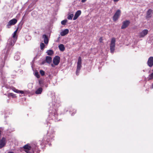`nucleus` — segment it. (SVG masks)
<instances>
[{
	"mask_svg": "<svg viewBox=\"0 0 153 153\" xmlns=\"http://www.w3.org/2000/svg\"><path fill=\"white\" fill-rule=\"evenodd\" d=\"M17 29L13 33V36L11 38L9 39L8 41L7 44L6 45L5 48L4 50L3 53L1 57L2 63L0 64V72L1 73V84H3L2 85L3 90L7 89L10 88V86L7 85L6 83L7 80L6 77L5 76L6 74L2 72L1 69L4 66V61L6 60L8 57V56L10 52V50L11 46H13L16 42L17 38L16 33Z\"/></svg>",
	"mask_w": 153,
	"mask_h": 153,
	"instance_id": "nucleus-1",
	"label": "nucleus"
},
{
	"mask_svg": "<svg viewBox=\"0 0 153 153\" xmlns=\"http://www.w3.org/2000/svg\"><path fill=\"white\" fill-rule=\"evenodd\" d=\"M52 107H51L49 111V119H51L55 121H58V114H57L56 110L57 108L60 105L59 101L58 100H54L53 102Z\"/></svg>",
	"mask_w": 153,
	"mask_h": 153,
	"instance_id": "nucleus-2",
	"label": "nucleus"
},
{
	"mask_svg": "<svg viewBox=\"0 0 153 153\" xmlns=\"http://www.w3.org/2000/svg\"><path fill=\"white\" fill-rule=\"evenodd\" d=\"M82 67V59L80 57H79L77 62V68L76 72V74L77 75H79Z\"/></svg>",
	"mask_w": 153,
	"mask_h": 153,
	"instance_id": "nucleus-3",
	"label": "nucleus"
},
{
	"mask_svg": "<svg viewBox=\"0 0 153 153\" xmlns=\"http://www.w3.org/2000/svg\"><path fill=\"white\" fill-rule=\"evenodd\" d=\"M115 39L114 38H113L111 39L110 46V50L111 53H113L114 51L115 46Z\"/></svg>",
	"mask_w": 153,
	"mask_h": 153,
	"instance_id": "nucleus-4",
	"label": "nucleus"
},
{
	"mask_svg": "<svg viewBox=\"0 0 153 153\" xmlns=\"http://www.w3.org/2000/svg\"><path fill=\"white\" fill-rule=\"evenodd\" d=\"M121 14V11L120 10H117L113 17L114 21H116L120 17Z\"/></svg>",
	"mask_w": 153,
	"mask_h": 153,
	"instance_id": "nucleus-5",
	"label": "nucleus"
},
{
	"mask_svg": "<svg viewBox=\"0 0 153 153\" xmlns=\"http://www.w3.org/2000/svg\"><path fill=\"white\" fill-rule=\"evenodd\" d=\"M17 22V20L15 19L11 20L7 25V27L8 28H10L11 26L14 25Z\"/></svg>",
	"mask_w": 153,
	"mask_h": 153,
	"instance_id": "nucleus-6",
	"label": "nucleus"
},
{
	"mask_svg": "<svg viewBox=\"0 0 153 153\" xmlns=\"http://www.w3.org/2000/svg\"><path fill=\"white\" fill-rule=\"evenodd\" d=\"M60 58L58 56H56L53 59V62L56 65H58L60 62Z\"/></svg>",
	"mask_w": 153,
	"mask_h": 153,
	"instance_id": "nucleus-7",
	"label": "nucleus"
},
{
	"mask_svg": "<svg viewBox=\"0 0 153 153\" xmlns=\"http://www.w3.org/2000/svg\"><path fill=\"white\" fill-rule=\"evenodd\" d=\"M148 30L147 29H144L140 32L139 33V36L140 37H143L148 33Z\"/></svg>",
	"mask_w": 153,
	"mask_h": 153,
	"instance_id": "nucleus-8",
	"label": "nucleus"
},
{
	"mask_svg": "<svg viewBox=\"0 0 153 153\" xmlns=\"http://www.w3.org/2000/svg\"><path fill=\"white\" fill-rule=\"evenodd\" d=\"M130 23V22L129 20H126L123 22L121 28L122 29H124L127 27Z\"/></svg>",
	"mask_w": 153,
	"mask_h": 153,
	"instance_id": "nucleus-9",
	"label": "nucleus"
},
{
	"mask_svg": "<svg viewBox=\"0 0 153 153\" xmlns=\"http://www.w3.org/2000/svg\"><path fill=\"white\" fill-rule=\"evenodd\" d=\"M6 144V139L4 137L2 138L0 141V149L3 147Z\"/></svg>",
	"mask_w": 153,
	"mask_h": 153,
	"instance_id": "nucleus-10",
	"label": "nucleus"
},
{
	"mask_svg": "<svg viewBox=\"0 0 153 153\" xmlns=\"http://www.w3.org/2000/svg\"><path fill=\"white\" fill-rule=\"evenodd\" d=\"M147 63L148 65L150 67L153 65V57H150L149 58Z\"/></svg>",
	"mask_w": 153,
	"mask_h": 153,
	"instance_id": "nucleus-11",
	"label": "nucleus"
},
{
	"mask_svg": "<svg viewBox=\"0 0 153 153\" xmlns=\"http://www.w3.org/2000/svg\"><path fill=\"white\" fill-rule=\"evenodd\" d=\"M81 10H79L77 11L74 16V17L73 18V20H76L78 17L81 15Z\"/></svg>",
	"mask_w": 153,
	"mask_h": 153,
	"instance_id": "nucleus-12",
	"label": "nucleus"
},
{
	"mask_svg": "<svg viewBox=\"0 0 153 153\" xmlns=\"http://www.w3.org/2000/svg\"><path fill=\"white\" fill-rule=\"evenodd\" d=\"M20 53L19 52H16L14 56V59L16 60H19L20 58Z\"/></svg>",
	"mask_w": 153,
	"mask_h": 153,
	"instance_id": "nucleus-13",
	"label": "nucleus"
},
{
	"mask_svg": "<svg viewBox=\"0 0 153 153\" xmlns=\"http://www.w3.org/2000/svg\"><path fill=\"white\" fill-rule=\"evenodd\" d=\"M69 30L68 29H65L60 33V35L62 36H64L67 34Z\"/></svg>",
	"mask_w": 153,
	"mask_h": 153,
	"instance_id": "nucleus-14",
	"label": "nucleus"
},
{
	"mask_svg": "<svg viewBox=\"0 0 153 153\" xmlns=\"http://www.w3.org/2000/svg\"><path fill=\"white\" fill-rule=\"evenodd\" d=\"M43 91V89L42 87H40L37 89L35 91V93L37 94H41Z\"/></svg>",
	"mask_w": 153,
	"mask_h": 153,
	"instance_id": "nucleus-15",
	"label": "nucleus"
},
{
	"mask_svg": "<svg viewBox=\"0 0 153 153\" xmlns=\"http://www.w3.org/2000/svg\"><path fill=\"white\" fill-rule=\"evenodd\" d=\"M42 37L44 39V41L45 44H47L48 43V40L47 36L46 35L44 34L42 36Z\"/></svg>",
	"mask_w": 153,
	"mask_h": 153,
	"instance_id": "nucleus-16",
	"label": "nucleus"
},
{
	"mask_svg": "<svg viewBox=\"0 0 153 153\" xmlns=\"http://www.w3.org/2000/svg\"><path fill=\"white\" fill-rule=\"evenodd\" d=\"M12 90L14 92L18 94H23L24 93V92L23 91L19 90L18 89H16L15 88H13L12 89Z\"/></svg>",
	"mask_w": 153,
	"mask_h": 153,
	"instance_id": "nucleus-17",
	"label": "nucleus"
},
{
	"mask_svg": "<svg viewBox=\"0 0 153 153\" xmlns=\"http://www.w3.org/2000/svg\"><path fill=\"white\" fill-rule=\"evenodd\" d=\"M152 12V10L151 9H149L147 12V17L148 18H150L151 17V13Z\"/></svg>",
	"mask_w": 153,
	"mask_h": 153,
	"instance_id": "nucleus-18",
	"label": "nucleus"
},
{
	"mask_svg": "<svg viewBox=\"0 0 153 153\" xmlns=\"http://www.w3.org/2000/svg\"><path fill=\"white\" fill-rule=\"evenodd\" d=\"M59 50L62 51H63L65 50V48L63 44H60L59 46Z\"/></svg>",
	"mask_w": 153,
	"mask_h": 153,
	"instance_id": "nucleus-19",
	"label": "nucleus"
},
{
	"mask_svg": "<svg viewBox=\"0 0 153 153\" xmlns=\"http://www.w3.org/2000/svg\"><path fill=\"white\" fill-rule=\"evenodd\" d=\"M46 61L47 63H50L52 61L51 57L49 56H46Z\"/></svg>",
	"mask_w": 153,
	"mask_h": 153,
	"instance_id": "nucleus-20",
	"label": "nucleus"
},
{
	"mask_svg": "<svg viewBox=\"0 0 153 153\" xmlns=\"http://www.w3.org/2000/svg\"><path fill=\"white\" fill-rule=\"evenodd\" d=\"M48 134V137H49V138H48L47 140V141L48 142L49 141H50V138H51V139H52L54 137V136H53V134H50L49 133V132H48V134Z\"/></svg>",
	"mask_w": 153,
	"mask_h": 153,
	"instance_id": "nucleus-21",
	"label": "nucleus"
},
{
	"mask_svg": "<svg viewBox=\"0 0 153 153\" xmlns=\"http://www.w3.org/2000/svg\"><path fill=\"white\" fill-rule=\"evenodd\" d=\"M47 53L48 55H51L53 54V50H50L47 51Z\"/></svg>",
	"mask_w": 153,
	"mask_h": 153,
	"instance_id": "nucleus-22",
	"label": "nucleus"
},
{
	"mask_svg": "<svg viewBox=\"0 0 153 153\" xmlns=\"http://www.w3.org/2000/svg\"><path fill=\"white\" fill-rule=\"evenodd\" d=\"M39 84L41 87H43L44 86V82L42 79L39 80Z\"/></svg>",
	"mask_w": 153,
	"mask_h": 153,
	"instance_id": "nucleus-23",
	"label": "nucleus"
},
{
	"mask_svg": "<svg viewBox=\"0 0 153 153\" xmlns=\"http://www.w3.org/2000/svg\"><path fill=\"white\" fill-rule=\"evenodd\" d=\"M8 97H12L13 98H16V96L15 94H14L13 93H10L8 94Z\"/></svg>",
	"mask_w": 153,
	"mask_h": 153,
	"instance_id": "nucleus-24",
	"label": "nucleus"
},
{
	"mask_svg": "<svg viewBox=\"0 0 153 153\" xmlns=\"http://www.w3.org/2000/svg\"><path fill=\"white\" fill-rule=\"evenodd\" d=\"M23 148L25 150L27 149H30L31 148L30 147L27 145H25L23 147Z\"/></svg>",
	"mask_w": 153,
	"mask_h": 153,
	"instance_id": "nucleus-25",
	"label": "nucleus"
},
{
	"mask_svg": "<svg viewBox=\"0 0 153 153\" xmlns=\"http://www.w3.org/2000/svg\"><path fill=\"white\" fill-rule=\"evenodd\" d=\"M73 16H74V15L73 14H71L68 15V17H67L68 19L69 20H71V19H72Z\"/></svg>",
	"mask_w": 153,
	"mask_h": 153,
	"instance_id": "nucleus-26",
	"label": "nucleus"
},
{
	"mask_svg": "<svg viewBox=\"0 0 153 153\" xmlns=\"http://www.w3.org/2000/svg\"><path fill=\"white\" fill-rule=\"evenodd\" d=\"M148 78L149 80H151L153 79V72L149 75Z\"/></svg>",
	"mask_w": 153,
	"mask_h": 153,
	"instance_id": "nucleus-27",
	"label": "nucleus"
},
{
	"mask_svg": "<svg viewBox=\"0 0 153 153\" xmlns=\"http://www.w3.org/2000/svg\"><path fill=\"white\" fill-rule=\"evenodd\" d=\"M72 109L70 111V113H71V115H73L74 114H75V113H76V111L75 109L73 110V112L72 113Z\"/></svg>",
	"mask_w": 153,
	"mask_h": 153,
	"instance_id": "nucleus-28",
	"label": "nucleus"
},
{
	"mask_svg": "<svg viewBox=\"0 0 153 153\" xmlns=\"http://www.w3.org/2000/svg\"><path fill=\"white\" fill-rule=\"evenodd\" d=\"M32 15L33 16L35 17L37 14V12L36 11H33L32 13Z\"/></svg>",
	"mask_w": 153,
	"mask_h": 153,
	"instance_id": "nucleus-29",
	"label": "nucleus"
},
{
	"mask_svg": "<svg viewBox=\"0 0 153 153\" xmlns=\"http://www.w3.org/2000/svg\"><path fill=\"white\" fill-rule=\"evenodd\" d=\"M67 22V21L66 20H63L61 22V24L62 25H65Z\"/></svg>",
	"mask_w": 153,
	"mask_h": 153,
	"instance_id": "nucleus-30",
	"label": "nucleus"
},
{
	"mask_svg": "<svg viewBox=\"0 0 153 153\" xmlns=\"http://www.w3.org/2000/svg\"><path fill=\"white\" fill-rule=\"evenodd\" d=\"M40 46L41 49L42 50L45 47V45L43 43H41Z\"/></svg>",
	"mask_w": 153,
	"mask_h": 153,
	"instance_id": "nucleus-31",
	"label": "nucleus"
},
{
	"mask_svg": "<svg viewBox=\"0 0 153 153\" xmlns=\"http://www.w3.org/2000/svg\"><path fill=\"white\" fill-rule=\"evenodd\" d=\"M40 73L42 76H43L45 74V72L43 70H40Z\"/></svg>",
	"mask_w": 153,
	"mask_h": 153,
	"instance_id": "nucleus-32",
	"label": "nucleus"
},
{
	"mask_svg": "<svg viewBox=\"0 0 153 153\" xmlns=\"http://www.w3.org/2000/svg\"><path fill=\"white\" fill-rule=\"evenodd\" d=\"M35 76L37 78H39L40 77L39 74L37 72L35 73Z\"/></svg>",
	"mask_w": 153,
	"mask_h": 153,
	"instance_id": "nucleus-33",
	"label": "nucleus"
},
{
	"mask_svg": "<svg viewBox=\"0 0 153 153\" xmlns=\"http://www.w3.org/2000/svg\"><path fill=\"white\" fill-rule=\"evenodd\" d=\"M44 86H45L46 88L48 87V84L46 83H45L44 84Z\"/></svg>",
	"mask_w": 153,
	"mask_h": 153,
	"instance_id": "nucleus-34",
	"label": "nucleus"
},
{
	"mask_svg": "<svg viewBox=\"0 0 153 153\" xmlns=\"http://www.w3.org/2000/svg\"><path fill=\"white\" fill-rule=\"evenodd\" d=\"M25 152L27 153H30V149H26L25 150Z\"/></svg>",
	"mask_w": 153,
	"mask_h": 153,
	"instance_id": "nucleus-35",
	"label": "nucleus"
},
{
	"mask_svg": "<svg viewBox=\"0 0 153 153\" xmlns=\"http://www.w3.org/2000/svg\"><path fill=\"white\" fill-rule=\"evenodd\" d=\"M102 38H100L99 39V41H100V42H102Z\"/></svg>",
	"mask_w": 153,
	"mask_h": 153,
	"instance_id": "nucleus-36",
	"label": "nucleus"
},
{
	"mask_svg": "<svg viewBox=\"0 0 153 153\" xmlns=\"http://www.w3.org/2000/svg\"><path fill=\"white\" fill-rule=\"evenodd\" d=\"M86 0H82L81 1L82 3H84L86 1Z\"/></svg>",
	"mask_w": 153,
	"mask_h": 153,
	"instance_id": "nucleus-37",
	"label": "nucleus"
},
{
	"mask_svg": "<svg viewBox=\"0 0 153 153\" xmlns=\"http://www.w3.org/2000/svg\"><path fill=\"white\" fill-rule=\"evenodd\" d=\"M119 0H114V1L115 2H117Z\"/></svg>",
	"mask_w": 153,
	"mask_h": 153,
	"instance_id": "nucleus-38",
	"label": "nucleus"
},
{
	"mask_svg": "<svg viewBox=\"0 0 153 153\" xmlns=\"http://www.w3.org/2000/svg\"><path fill=\"white\" fill-rule=\"evenodd\" d=\"M22 62L23 63H24L25 62V61L24 60H23Z\"/></svg>",
	"mask_w": 153,
	"mask_h": 153,
	"instance_id": "nucleus-39",
	"label": "nucleus"
},
{
	"mask_svg": "<svg viewBox=\"0 0 153 153\" xmlns=\"http://www.w3.org/2000/svg\"><path fill=\"white\" fill-rule=\"evenodd\" d=\"M21 71H22V70L21 69H20L18 71L19 72H21Z\"/></svg>",
	"mask_w": 153,
	"mask_h": 153,
	"instance_id": "nucleus-40",
	"label": "nucleus"
},
{
	"mask_svg": "<svg viewBox=\"0 0 153 153\" xmlns=\"http://www.w3.org/2000/svg\"><path fill=\"white\" fill-rule=\"evenodd\" d=\"M51 66L52 67H54V65L53 64H51Z\"/></svg>",
	"mask_w": 153,
	"mask_h": 153,
	"instance_id": "nucleus-41",
	"label": "nucleus"
},
{
	"mask_svg": "<svg viewBox=\"0 0 153 153\" xmlns=\"http://www.w3.org/2000/svg\"><path fill=\"white\" fill-rule=\"evenodd\" d=\"M8 153H14L13 152H8Z\"/></svg>",
	"mask_w": 153,
	"mask_h": 153,
	"instance_id": "nucleus-42",
	"label": "nucleus"
},
{
	"mask_svg": "<svg viewBox=\"0 0 153 153\" xmlns=\"http://www.w3.org/2000/svg\"><path fill=\"white\" fill-rule=\"evenodd\" d=\"M59 38H60V37H59L58 38V41H56V42H58V40H59Z\"/></svg>",
	"mask_w": 153,
	"mask_h": 153,
	"instance_id": "nucleus-43",
	"label": "nucleus"
},
{
	"mask_svg": "<svg viewBox=\"0 0 153 153\" xmlns=\"http://www.w3.org/2000/svg\"><path fill=\"white\" fill-rule=\"evenodd\" d=\"M32 85V84L31 83H30L28 85Z\"/></svg>",
	"mask_w": 153,
	"mask_h": 153,
	"instance_id": "nucleus-44",
	"label": "nucleus"
},
{
	"mask_svg": "<svg viewBox=\"0 0 153 153\" xmlns=\"http://www.w3.org/2000/svg\"><path fill=\"white\" fill-rule=\"evenodd\" d=\"M65 110H66V111H68V109H65Z\"/></svg>",
	"mask_w": 153,
	"mask_h": 153,
	"instance_id": "nucleus-45",
	"label": "nucleus"
},
{
	"mask_svg": "<svg viewBox=\"0 0 153 153\" xmlns=\"http://www.w3.org/2000/svg\"><path fill=\"white\" fill-rule=\"evenodd\" d=\"M36 148H37V147H36L35 149H34L35 150L36 149Z\"/></svg>",
	"mask_w": 153,
	"mask_h": 153,
	"instance_id": "nucleus-46",
	"label": "nucleus"
},
{
	"mask_svg": "<svg viewBox=\"0 0 153 153\" xmlns=\"http://www.w3.org/2000/svg\"><path fill=\"white\" fill-rule=\"evenodd\" d=\"M38 0H35V1L36 2Z\"/></svg>",
	"mask_w": 153,
	"mask_h": 153,
	"instance_id": "nucleus-47",
	"label": "nucleus"
},
{
	"mask_svg": "<svg viewBox=\"0 0 153 153\" xmlns=\"http://www.w3.org/2000/svg\"><path fill=\"white\" fill-rule=\"evenodd\" d=\"M47 82H49V81H47Z\"/></svg>",
	"mask_w": 153,
	"mask_h": 153,
	"instance_id": "nucleus-48",
	"label": "nucleus"
},
{
	"mask_svg": "<svg viewBox=\"0 0 153 153\" xmlns=\"http://www.w3.org/2000/svg\"><path fill=\"white\" fill-rule=\"evenodd\" d=\"M30 7V5H29V7Z\"/></svg>",
	"mask_w": 153,
	"mask_h": 153,
	"instance_id": "nucleus-49",
	"label": "nucleus"
}]
</instances>
